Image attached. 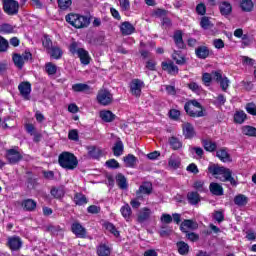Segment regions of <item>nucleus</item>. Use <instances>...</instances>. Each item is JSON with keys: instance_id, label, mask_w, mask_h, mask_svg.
<instances>
[{"instance_id": "f257e3e1", "label": "nucleus", "mask_w": 256, "mask_h": 256, "mask_svg": "<svg viewBox=\"0 0 256 256\" xmlns=\"http://www.w3.org/2000/svg\"><path fill=\"white\" fill-rule=\"evenodd\" d=\"M184 111L188 117H192L193 119L207 115V110H205V107H203L197 99L188 100L184 104Z\"/></svg>"}, {"instance_id": "f03ea898", "label": "nucleus", "mask_w": 256, "mask_h": 256, "mask_svg": "<svg viewBox=\"0 0 256 256\" xmlns=\"http://www.w3.org/2000/svg\"><path fill=\"white\" fill-rule=\"evenodd\" d=\"M65 21L74 29H85L91 25V18L77 13H69L65 16Z\"/></svg>"}, {"instance_id": "7ed1b4c3", "label": "nucleus", "mask_w": 256, "mask_h": 256, "mask_svg": "<svg viewBox=\"0 0 256 256\" xmlns=\"http://www.w3.org/2000/svg\"><path fill=\"white\" fill-rule=\"evenodd\" d=\"M58 164L62 169H66L67 171H73L77 169L79 166V160L77 156L71 152L64 151L58 156Z\"/></svg>"}, {"instance_id": "20e7f679", "label": "nucleus", "mask_w": 256, "mask_h": 256, "mask_svg": "<svg viewBox=\"0 0 256 256\" xmlns=\"http://www.w3.org/2000/svg\"><path fill=\"white\" fill-rule=\"evenodd\" d=\"M69 51L71 55L78 56L82 65H89V63H91V56L89 55V51L85 50L84 48H79V43L73 41L69 45Z\"/></svg>"}, {"instance_id": "39448f33", "label": "nucleus", "mask_w": 256, "mask_h": 256, "mask_svg": "<svg viewBox=\"0 0 256 256\" xmlns=\"http://www.w3.org/2000/svg\"><path fill=\"white\" fill-rule=\"evenodd\" d=\"M2 9L6 15L13 17L19 14V2L17 0H2Z\"/></svg>"}, {"instance_id": "423d86ee", "label": "nucleus", "mask_w": 256, "mask_h": 256, "mask_svg": "<svg viewBox=\"0 0 256 256\" xmlns=\"http://www.w3.org/2000/svg\"><path fill=\"white\" fill-rule=\"evenodd\" d=\"M96 101L102 107H107L113 103V94L107 89H100L97 93Z\"/></svg>"}, {"instance_id": "0eeeda50", "label": "nucleus", "mask_w": 256, "mask_h": 256, "mask_svg": "<svg viewBox=\"0 0 256 256\" xmlns=\"http://www.w3.org/2000/svg\"><path fill=\"white\" fill-rule=\"evenodd\" d=\"M6 159L10 165H17L19 161L23 160V155L19 150L11 148L6 150Z\"/></svg>"}, {"instance_id": "6e6552de", "label": "nucleus", "mask_w": 256, "mask_h": 256, "mask_svg": "<svg viewBox=\"0 0 256 256\" xmlns=\"http://www.w3.org/2000/svg\"><path fill=\"white\" fill-rule=\"evenodd\" d=\"M220 175H222L220 181H222L223 183H230L232 187H237V180H235V178L233 177V171L231 169L222 166Z\"/></svg>"}, {"instance_id": "1a4fd4ad", "label": "nucleus", "mask_w": 256, "mask_h": 256, "mask_svg": "<svg viewBox=\"0 0 256 256\" xmlns=\"http://www.w3.org/2000/svg\"><path fill=\"white\" fill-rule=\"evenodd\" d=\"M18 91L20 93V96L24 99V101H30L31 100V82L29 81H23L18 85Z\"/></svg>"}, {"instance_id": "9d476101", "label": "nucleus", "mask_w": 256, "mask_h": 256, "mask_svg": "<svg viewBox=\"0 0 256 256\" xmlns=\"http://www.w3.org/2000/svg\"><path fill=\"white\" fill-rule=\"evenodd\" d=\"M153 193V183L144 181L136 191L137 199H143V195H151Z\"/></svg>"}, {"instance_id": "9b49d317", "label": "nucleus", "mask_w": 256, "mask_h": 256, "mask_svg": "<svg viewBox=\"0 0 256 256\" xmlns=\"http://www.w3.org/2000/svg\"><path fill=\"white\" fill-rule=\"evenodd\" d=\"M162 71H166L168 75H172L175 77L176 75H179V67L175 65V62L172 60L169 61H163L161 63Z\"/></svg>"}, {"instance_id": "f8f14e48", "label": "nucleus", "mask_w": 256, "mask_h": 256, "mask_svg": "<svg viewBox=\"0 0 256 256\" xmlns=\"http://www.w3.org/2000/svg\"><path fill=\"white\" fill-rule=\"evenodd\" d=\"M145 87V82L140 79H133L130 83V93L134 97H141V90Z\"/></svg>"}, {"instance_id": "ddd939ff", "label": "nucleus", "mask_w": 256, "mask_h": 256, "mask_svg": "<svg viewBox=\"0 0 256 256\" xmlns=\"http://www.w3.org/2000/svg\"><path fill=\"white\" fill-rule=\"evenodd\" d=\"M71 232L80 239H85V237H87V229H85L79 222L72 223Z\"/></svg>"}, {"instance_id": "4468645a", "label": "nucleus", "mask_w": 256, "mask_h": 256, "mask_svg": "<svg viewBox=\"0 0 256 256\" xmlns=\"http://www.w3.org/2000/svg\"><path fill=\"white\" fill-rule=\"evenodd\" d=\"M6 245L11 251H19V249L23 247V241H21V238L19 236H11L8 237Z\"/></svg>"}, {"instance_id": "2eb2a0df", "label": "nucleus", "mask_w": 256, "mask_h": 256, "mask_svg": "<svg viewBox=\"0 0 256 256\" xmlns=\"http://www.w3.org/2000/svg\"><path fill=\"white\" fill-rule=\"evenodd\" d=\"M182 133L185 139H193L197 132H195V127L190 122H185L182 124Z\"/></svg>"}, {"instance_id": "dca6fc26", "label": "nucleus", "mask_w": 256, "mask_h": 256, "mask_svg": "<svg viewBox=\"0 0 256 256\" xmlns=\"http://www.w3.org/2000/svg\"><path fill=\"white\" fill-rule=\"evenodd\" d=\"M86 149L88 151V157H90V159H95L96 161H99V159L103 157V150H101V148L97 146H87Z\"/></svg>"}, {"instance_id": "f3484780", "label": "nucleus", "mask_w": 256, "mask_h": 256, "mask_svg": "<svg viewBox=\"0 0 256 256\" xmlns=\"http://www.w3.org/2000/svg\"><path fill=\"white\" fill-rule=\"evenodd\" d=\"M50 195L53 199H57L58 201L65 197V187L63 185L60 186H52L50 189Z\"/></svg>"}, {"instance_id": "a211bd4d", "label": "nucleus", "mask_w": 256, "mask_h": 256, "mask_svg": "<svg viewBox=\"0 0 256 256\" xmlns=\"http://www.w3.org/2000/svg\"><path fill=\"white\" fill-rule=\"evenodd\" d=\"M199 228V224H197L196 221H193L192 219H185L180 224V231L182 233H187V229H191L192 231H195V229Z\"/></svg>"}, {"instance_id": "6ab92c4d", "label": "nucleus", "mask_w": 256, "mask_h": 256, "mask_svg": "<svg viewBox=\"0 0 256 256\" xmlns=\"http://www.w3.org/2000/svg\"><path fill=\"white\" fill-rule=\"evenodd\" d=\"M120 32L123 37L133 35V33H135V26H133L129 21L122 22L120 25Z\"/></svg>"}, {"instance_id": "aec40b11", "label": "nucleus", "mask_w": 256, "mask_h": 256, "mask_svg": "<svg viewBox=\"0 0 256 256\" xmlns=\"http://www.w3.org/2000/svg\"><path fill=\"white\" fill-rule=\"evenodd\" d=\"M21 207L24 211H28L29 213H32L37 209V201L31 198H26L22 200Z\"/></svg>"}, {"instance_id": "412c9836", "label": "nucleus", "mask_w": 256, "mask_h": 256, "mask_svg": "<svg viewBox=\"0 0 256 256\" xmlns=\"http://www.w3.org/2000/svg\"><path fill=\"white\" fill-rule=\"evenodd\" d=\"M151 210L149 209V207H144L142 208V210L138 213L137 215V223L143 224L145 223V221H149V219H151Z\"/></svg>"}, {"instance_id": "4be33fe9", "label": "nucleus", "mask_w": 256, "mask_h": 256, "mask_svg": "<svg viewBox=\"0 0 256 256\" xmlns=\"http://www.w3.org/2000/svg\"><path fill=\"white\" fill-rule=\"evenodd\" d=\"M174 43L178 49H186L187 45L183 41V31L176 30L173 35Z\"/></svg>"}, {"instance_id": "5701e85b", "label": "nucleus", "mask_w": 256, "mask_h": 256, "mask_svg": "<svg viewBox=\"0 0 256 256\" xmlns=\"http://www.w3.org/2000/svg\"><path fill=\"white\" fill-rule=\"evenodd\" d=\"M100 119L104 121V123H113L115 119H117V115H115L111 110H102L99 113Z\"/></svg>"}, {"instance_id": "b1692460", "label": "nucleus", "mask_w": 256, "mask_h": 256, "mask_svg": "<svg viewBox=\"0 0 256 256\" xmlns=\"http://www.w3.org/2000/svg\"><path fill=\"white\" fill-rule=\"evenodd\" d=\"M195 55L198 59H207L211 55V50L207 46H198L195 49Z\"/></svg>"}, {"instance_id": "393cba45", "label": "nucleus", "mask_w": 256, "mask_h": 256, "mask_svg": "<svg viewBox=\"0 0 256 256\" xmlns=\"http://www.w3.org/2000/svg\"><path fill=\"white\" fill-rule=\"evenodd\" d=\"M219 11L223 17H227V15L233 13V6L229 2L223 1L219 4Z\"/></svg>"}, {"instance_id": "a878e982", "label": "nucleus", "mask_w": 256, "mask_h": 256, "mask_svg": "<svg viewBox=\"0 0 256 256\" xmlns=\"http://www.w3.org/2000/svg\"><path fill=\"white\" fill-rule=\"evenodd\" d=\"M73 201L78 207H83V205H87V203H89V199H87V196L82 192H76L74 194Z\"/></svg>"}, {"instance_id": "bb28decb", "label": "nucleus", "mask_w": 256, "mask_h": 256, "mask_svg": "<svg viewBox=\"0 0 256 256\" xmlns=\"http://www.w3.org/2000/svg\"><path fill=\"white\" fill-rule=\"evenodd\" d=\"M168 143L172 151H179V149H183V142L176 136L168 138Z\"/></svg>"}, {"instance_id": "cd10ccee", "label": "nucleus", "mask_w": 256, "mask_h": 256, "mask_svg": "<svg viewBox=\"0 0 256 256\" xmlns=\"http://www.w3.org/2000/svg\"><path fill=\"white\" fill-rule=\"evenodd\" d=\"M209 191L212 193V195H215L216 197H221V195L224 194L223 186L217 182H212L209 185Z\"/></svg>"}, {"instance_id": "c85d7f7f", "label": "nucleus", "mask_w": 256, "mask_h": 256, "mask_svg": "<svg viewBox=\"0 0 256 256\" xmlns=\"http://www.w3.org/2000/svg\"><path fill=\"white\" fill-rule=\"evenodd\" d=\"M172 59L176 65H187V57L181 54V51L174 50L172 53Z\"/></svg>"}, {"instance_id": "c756f323", "label": "nucleus", "mask_w": 256, "mask_h": 256, "mask_svg": "<svg viewBox=\"0 0 256 256\" xmlns=\"http://www.w3.org/2000/svg\"><path fill=\"white\" fill-rule=\"evenodd\" d=\"M117 186L119 189H122V191H125L126 189L129 188V183H127V178L123 173H118L115 177Z\"/></svg>"}, {"instance_id": "7c9ffc66", "label": "nucleus", "mask_w": 256, "mask_h": 256, "mask_svg": "<svg viewBox=\"0 0 256 256\" xmlns=\"http://www.w3.org/2000/svg\"><path fill=\"white\" fill-rule=\"evenodd\" d=\"M187 201L189 205H199L201 202V195H199V192L197 191L188 192Z\"/></svg>"}, {"instance_id": "2f4dec72", "label": "nucleus", "mask_w": 256, "mask_h": 256, "mask_svg": "<svg viewBox=\"0 0 256 256\" xmlns=\"http://www.w3.org/2000/svg\"><path fill=\"white\" fill-rule=\"evenodd\" d=\"M123 161L125 163V167L129 169H135V165H137V158L133 154H128L124 156Z\"/></svg>"}, {"instance_id": "473e14b6", "label": "nucleus", "mask_w": 256, "mask_h": 256, "mask_svg": "<svg viewBox=\"0 0 256 256\" xmlns=\"http://www.w3.org/2000/svg\"><path fill=\"white\" fill-rule=\"evenodd\" d=\"M96 254L98 256H111V248L107 244L101 243L96 247Z\"/></svg>"}, {"instance_id": "72a5a7b5", "label": "nucleus", "mask_w": 256, "mask_h": 256, "mask_svg": "<svg viewBox=\"0 0 256 256\" xmlns=\"http://www.w3.org/2000/svg\"><path fill=\"white\" fill-rule=\"evenodd\" d=\"M120 213L125 221H131V215H133V210H131V206H129L128 203L120 208Z\"/></svg>"}, {"instance_id": "f704fd0d", "label": "nucleus", "mask_w": 256, "mask_h": 256, "mask_svg": "<svg viewBox=\"0 0 256 256\" xmlns=\"http://www.w3.org/2000/svg\"><path fill=\"white\" fill-rule=\"evenodd\" d=\"M216 157L222 161V163H227L231 161V155L227 152L226 148H222L216 152Z\"/></svg>"}, {"instance_id": "c9c22d12", "label": "nucleus", "mask_w": 256, "mask_h": 256, "mask_svg": "<svg viewBox=\"0 0 256 256\" xmlns=\"http://www.w3.org/2000/svg\"><path fill=\"white\" fill-rule=\"evenodd\" d=\"M254 7L255 4H253V0H242L240 2V8L244 13H251Z\"/></svg>"}, {"instance_id": "e433bc0d", "label": "nucleus", "mask_w": 256, "mask_h": 256, "mask_svg": "<svg viewBox=\"0 0 256 256\" xmlns=\"http://www.w3.org/2000/svg\"><path fill=\"white\" fill-rule=\"evenodd\" d=\"M234 203L238 207H245L249 203V198L245 194H238L234 197Z\"/></svg>"}, {"instance_id": "4c0bfd02", "label": "nucleus", "mask_w": 256, "mask_h": 256, "mask_svg": "<svg viewBox=\"0 0 256 256\" xmlns=\"http://www.w3.org/2000/svg\"><path fill=\"white\" fill-rule=\"evenodd\" d=\"M179 255H189V244L185 241H178L176 243Z\"/></svg>"}, {"instance_id": "58836bf2", "label": "nucleus", "mask_w": 256, "mask_h": 256, "mask_svg": "<svg viewBox=\"0 0 256 256\" xmlns=\"http://www.w3.org/2000/svg\"><path fill=\"white\" fill-rule=\"evenodd\" d=\"M91 86L84 83H76L72 85V91L74 93H84L85 91H90Z\"/></svg>"}, {"instance_id": "ea45409f", "label": "nucleus", "mask_w": 256, "mask_h": 256, "mask_svg": "<svg viewBox=\"0 0 256 256\" xmlns=\"http://www.w3.org/2000/svg\"><path fill=\"white\" fill-rule=\"evenodd\" d=\"M241 131L246 137H256V128L251 125L242 126Z\"/></svg>"}, {"instance_id": "a19ab883", "label": "nucleus", "mask_w": 256, "mask_h": 256, "mask_svg": "<svg viewBox=\"0 0 256 256\" xmlns=\"http://www.w3.org/2000/svg\"><path fill=\"white\" fill-rule=\"evenodd\" d=\"M125 149V147L123 146V141L121 140H118L113 148H112V151H113V154L115 157H121V155H123V150Z\"/></svg>"}, {"instance_id": "79ce46f5", "label": "nucleus", "mask_w": 256, "mask_h": 256, "mask_svg": "<svg viewBox=\"0 0 256 256\" xmlns=\"http://www.w3.org/2000/svg\"><path fill=\"white\" fill-rule=\"evenodd\" d=\"M59 11H69L73 5V0H57Z\"/></svg>"}, {"instance_id": "37998d69", "label": "nucleus", "mask_w": 256, "mask_h": 256, "mask_svg": "<svg viewBox=\"0 0 256 256\" xmlns=\"http://www.w3.org/2000/svg\"><path fill=\"white\" fill-rule=\"evenodd\" d=\"M12 60L15 67L23 69V65H25V60H23V56L21 54L14 53L12 56Z\"/></svg>"}, {"instance_id": "c03bdc74", "label": "nucleus", "mask_w": 256, "mask_h": 256, "mask_svg": "<svg viewBox=\"0 0 256 256\" xmlns=\"http://www.w3.org/2000/svg\"><path fill=\"white\" fill-rule=\"evenodd\" d=\"M245 119H247V114L244 111H237L234 114V122L238 125H243V123H245Z\"/></svg>"}, {"instance_id": "a18cd8bd", "label": "nucleus", "mask_w": 256, "mask_h": 256, "mask_svg": "<svg viewBox=\"0 0 256 256\" xmlns=\"http://www.w3.org/2000/svg\"><path fill=\"white\" fill-rule=\"evenodd\" d=\"M104 227L106 231H109L114 237H120V232L117 230V227L111 222L104 223Z\"/></svg>"}, {"instance_id": "49530a36", "label": "nucleus", "mask_w": 256, "mask_h": 256, "mask_svg": "<svg viewBox=\"0 0 256 256\" xmlns=\"http://www.w3.org/2000/svg\"><path fill=\"white\" fill-rule=\"evenodd\" d=\"M14 31L15 27L9 23H3L0 25V33H3L4 35H11Z\"/></svg>"}, {"instance_id": "de8ad7c7", "label": "nucleus", "mask_w": 256, "mask_h": 256, "mask_svg": "<svg viewBox=\"0 0 256 256\" xmlns=\"http://www.w3.org/2000/svg\"><path fill=\"white\" fill-rule=\"evenodd\" d=\"M50 56L52 59H61L63 57V50L60 47L52 46Z\"/></svg>"}, {"instance_id": "09e8293b", "label": "nucleus", "mask_w": 256, "mask_h": 256, "mask_svg": "<svg viewBox=\"0 0 256 256\" xmlns=\"http://www.w3.org/2000/svg\"><path fill=\"white\" fill-rule=\"evenodd\" d=\"M203 147L205 151H208L209 153H213V151H217V143L211 140H204Z\"/></svg>"}, {"instance_id": "8fccbe9b", "label": "nucleus", "mask_w": 256, "mask_h": 256, "mask_svg": "<svg viewBox=\"0 0 256 256\" xmlns=\"http://www.w3.org/2000/svg\"><path fill=\"white\" fill-rule=\"evenodd\" d=\"M223 169V166H219L217 164H210L208 166V173H210V175H220L221 174V170Z\"/></svg>"}, {"instance_id": "3c124183", "label": "nucleus", "mask_w": 256, "mask_h": 256, "mask_svg": "<svg viewBox=\"0 0 256 256\" xmlns=\"http://www.w3.org/2000/svg\"><path fill=\"white\" fill-rule=\"evenodd\" d=\"M200 27L207 31V29H211L213 27V23L207 16H203L200 20Z\"/></svg>"}, {"instance_id": "603ef678", "label": "nucleus", "mask_w": 256, "mask_h": 256, "mask_svg": "<svg viewBox=\"0 0 256 256\" xmlns=\"http://www.w3.org/2000/svg\"><path fill=\"white\" fill-rule=\"evenodd\" d=\"M45 71L48 75H56L57 74V65L53 64V62H47L45 64Z\"/></svg>"}, {"instance_id": "864d4df0", "label": "nucleus", "mask_w": 256, "mask_h": 256, "mask_svg": "<svg viewBox=\"0 0 256 256\" xmlns=\"http://www.w3.org/2000/svg\"><path fill=\"white\" fill-rule=\"evenodd\" d=\"M168 116L172 121H179V119H181V111L178 109H170Z\"/></svg>"}, {"instance_id": "5fc2aeb1", "label": "nucleus", "mask_w": 256, "mask_h": 256, "mask_svg": "<svg viewBox=\"0 0 256 256\" xmlns=\"http://www.w3.org/2000/svg\"><path fill=\"white\" fill-rule=\"evenodd\" d=\"M9 51V41L0 35V53H7Z\"/></svg>"}, {"instance_id": "6e6d98bb", "label": "nucleus", "mask_w": 256, "mask_h": 256, "mask_svg": "<svg viewBox=\"0 0 256 256\" xmlns=\"http://www.w3.org/2000/svg\"><path fill=\"white\" fill-rule=\"evenodd\" d=\"M105 165L108 169H119L121 167V164L115 158L107 160Z\"/></svg>"}, {"instance_id": "4d7b16f0", "label": "nucleus", "mask_w": 256, "mask_h": 256, "mask_svg": "<svg viewBox=\"0 0 256 256\" xmlns=\"http://www.w3.org/2000/svg\"><path fill=\"white\" fill-rule=\"evenodd\" d=\"M172 231L173 230L171 229V227H169L167 225H162L160 227L159 235H160V237H169V235H171Z\"/></svg>"}, {"instance_id": "13d9d810", "label": "nucleus", "mask_w": 256, "mask_h": 256, "mask_svg": "<svg viewBox=\"0 0 256 256\" xmlns=\"http://www.w3.org/2000/svg\"><path fill=\"white\" fill-rule=\"evenodd\" d=\"M42 45L45 49H51L53 47V41L51 40V37H49V34H44Z\"/></svg>"}, {"instance_id": "bf43d9fd", "label": "nucleus", "mask_w": 256, "mask_h": 256, "mask_svg": "<svg viewBox=\"0 0 256 256\" xmlns=\"http://www.w3.org/2000/svg\"><path fill=\"white\" fill-rule=\"evenodd\" d=\"M167 13H169L167 10L158 8L152 12V17H158L163 19V17H167Z\"/></svg>"}, {"instance_id": "052dcab7", "label": "nucleus", "mask_w": 256, "mask_h": 256, "mask_svg": "<svg viewBox=\"0 0 256 256\" xmlns=\"http://www.w3.org/2000/svg\"><path fill=\"white\" fill-rule=\"evenodd\" d=\"M168 166H170L171 169H179V167H181V161L179 159L169 158Z\"/></svg>"}, {"instance_id": "680f3d73", "label": "nucleus", "mask_w": 256, "mask_h": 256, "mask_svg": "<svg viewBox=\"0 0 256 256\" xmlns=\"http://www.w3.org/2000/svg\"><path fill=\"white\" fill-rule=\"evenodd\" d=\"M121 11H129L131 9V1L129 0H118Z\"/></svg>"}, {"instance_id": "e2e57ef3", "label": "nucleus", "mask_w": 256, "mask_h": 256, "mask_svg": "<svg viewBox=\"0 0 256 256\" xmlns=\"http://www.w3.org/2000/svg\"><path fill=\"white\" fill-rule=\"evenodd\" d=\"M218 83H220V87L222 89V91H227V89H229V83H231V81H229V78H227V76H224Z\"/></svg>"}, {"instance_id": "0e129e2a", "label": "nucleus", "mask_w": 256, "mask_h": 256, "mask_svg": "<svg viewBox=\"0 0 256 256\" xmlns=\"http://www.w3.org/2000/svg\"><path fill=\"white\" fill-rule=\"evenodd\" d=\"M202 81L206 87H209L211 85V81H213V75L211 73H204L202 75Z\"/></svg>"}, {"instance_id": "69168bd1", "label": "nucleus", "mask_w": 256, "mask_h": 256, "mask_svg": "<svg viewBox=\"0 0 256 256\" xmlns=\"http://www.w3.org/2000/svg\"><path fill=\"white\" fill-rule=\"evenodd\" d=\"M186 234V238H188L189 241H191L192 243H196V241L199 240V234L195 233V232H183Z\"/></svg>"}, {"instance_id": "338daca9", "label": "nucleus", "mask_w": 256, "mask_h": 256, "mask_svg": "<svg viewBox=\"0 0 256 256\" xmlns=\"http://www.w3.org/2000/svg\"><path fill=\"white\" fill-rule=\"evenodd\" d=\"M247 113H249V115H254L256 116V104L253 102L247 103L246 107H245Z\"/></svg>"}, {"instance_id": "774afa93", "label": "nucleus", "mask_w": 256, "mask_h": 256, "mask_svg": "<svg viewBox=\"0 0 256 256\" xmlns=\"http://www.w3.org/2000/svg\"><path fill=\"white\" fill-rule=\"evenodd\" d=\"M196 13L197 15H205L207 13V6H205V3H199L196 6Z\"/></svg>"}]
</instances>
